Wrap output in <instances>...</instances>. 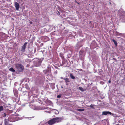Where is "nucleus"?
<instances>
[{
    "label": "nucleus",
    "instance_id": "obj_1",
    "mask_svg": "<svg viewBox=\"0 0 125 125\" xmlns=\"http://www.w3.org/2000/svg\"><path fill=\"white\" fill-rule=\"evenodd\" d=\"M8 120L10 122H13L19 120V118L16 115H11L9 116Z\"/></svg>",
    "mask_w": 125,
    "mask_h": 125
},
{
    "label": "nucleus",
    "instance_id": "obj_17",
    "mask_svg": "<svg viewBox=\"0 0 125 125\" xmlns=\"http://www.w3.org/2000/svg\"><path fill=\"white\" fill-rule=\"evenodd\" d=\"M77 110L79 111H83L84 110V109H77Z\"/></svg>",
    "mask_w": 125,
    "mask_h": 125
},
{
    "label": "nucleus",
    "instance_id": "obj_22",
    "mask_svg": "<svg viewBox=\"0 0 125 125\" xmlns=\"http://www.w3.org/2000/svg\"><path fill=\"white\" fill-rule=\"evenodd\" d=\"M113 59L115 61H116L117 60H116V59L115 58H113Z\"/></svg>",
    "mask_w": 125,
    "mask_h": 125
},
{
    "label": "nucleus",
    "instance_id": "obj_2",
    "mask_svg": "<svg viewBox=\"0 0 125 125\" xmlns=\"http://www.w3.org/2000/svg\"><path fill=\"white\" fill-rule=\"evenodd\" d=\"M15 66L17 71L19 72H21L24 70V66L21 64H15Z\"/></svg>",
    "mask_w": 125,
    "mask_h": 125
},
{
    "label": "nucleus",
    "instance_id": "obj_14",
    "mask_svg": "<svg viewBox=\"0 0 125 125\" xmlns=\"http://www.w3.org/2000/svg\"><path fill=\"white\" fill-rule=\"evenodd\" d=\"M112 41L114 42V43L115 44L116 46L117 44V42L114 39L112 40Z\"/></svg>",
    "mask_w": 125,
    "mask_h": 125
},
{
    "label": "nucleus",
    "instance_id": "obj_20",
    "mask_svg": "<svg viewBox=\"0 0 125 125\" xmlns=\"http://www.w3.org/2000/svg\"><path fill=\"white\" fill-rule=\"evenodd\" d=\"M61 97V95H59L57 96V97L58 98H60Z\"/></svg>",
    "mask_w": 125,
    "mask_h": 125
},
{
    "label": "nucleus",
    "instance_id": "obj_7",
    "mask_svg": "<svg viewBox=\"0 0 125 125\" xmlns=\"http://www.w3.org/2000/svg\"><path fill=\"white\" fill-rule=\"evenodd\" d=\"M36 62L37 63V64H35V66L36 67H38L40 66L42 62L41 61L39 60H37Z\"/></svg>",
    "mask_w": 125,
    "mask_h": 125
},
{
    "label": "nucleus",
    "instance_id": "obj_29",
    "mask_svg": "<svg viewBox=\"0 0 125 125\" xmlns=\"http://www.w3.org/2000/svg\"><path fill=\"white\" fill-rule=\"evenodd\" d=\"M65 78H63V79H63V80H65Z\"/></svg>",
    "mask_w": 125,
    "mask_h": 125
},
{
    "label": "nucleus",
    "instance_id": "obj_10",
    "mask_svg": "<svg viewBox=\"0 0 125 125\" xmlns=\"http://www.w3.org/2000/svg\"><path fill=\"white\" fill-rule=\"evenodd\" d=\"M116 35L117 36H121L122 35V34L121 33H119L116 31L115 32Z\"/></svg>",
    "mask_w": 125,
    "mask_h": 125
},
{
    "label": "nucleus",
    "instance_id": "obj_16",
    "mask_svg": "<svg viewBox=\"0 0 125 125\" xmlns=\"http://www.w3.org/2000/svg\"><path fill=\"white\" fill-rule=\"evenodd\" d=\"M3 106L1 105L0 106V112L3 111Z\"/></svg>",
    "mask_w": 125,
    "mask_h": 125
},
{
    "label": "nucleus",
    "instance_id": "obj_5",
    "mask_svg": "<svg viewBox=\"0 0 125 125\" xmlns=\"http://www.w3.org/2000/svg\"><path fill=\"white\" fill-rule=\"evenodd\" d=\"M27 42H25L24 43V44L23 45L21 50V51L23 52H25V49L26 47Z\"/></svg>",
    "mask_w": 125,
    "mask_h": 125
},
{
    "label": "nucleus",
    "instance_id": "obj_12",
    "mask_svg": "<svg viewBox=\"0 0 125 125\" xmlns=\"http://www.w3.org/2000/svg\"><path fill=\"white\" fill-rule=\"evenodd\" d=\"M65 82L66 83L69 82H70L69 79L67 78H65Z\"/></svg>",
    "mask_w": 125,
    "mask_h": 125
},
{
    "label": "nucleus",
    "instance_id": "obj_24",
    "mask_svg": "<svg viewBox=\"0 0 125 125\" xmlns=\"http://www.w3.org/2000/svg\"><path fill=\"white\" fill-rule=\"evenodd\" d=\"M111 81L110 80H109L108 81V83H111Z\"/></svg>",
    "mask_w": 125,
    "mask_h": 125
},
{
    "label": "nucleus",
    "instance_id": "obj_4",
    "mask_svg": "<svg viewBox=\"0 0 125 125\" xmlns=\"http://www.w3.org/2000/svg\"><path fill=\"white\" fill-rule=\"evenodd\" d=\"M55 123H58L61 121L63 119V118L61 117H56L54 118Z\"/></svg>",
    "mask_w": 125,
    "mask_h": 125
},
{
    "label": "nucleus",
    "instance_id": "obj_23",
    "mask_svg": "<svg viewBox=\"0 0 125 125\" xmlns=\"http://www.w3.org/2000/svg\"><path fill=\"white\" fill-rule=\"evenodd\" d=\"M29 23H30V24H31L32 23V21H31Z\"/></svg>",
    "mask_w": 125,
    "mask_h": 125
},
{
    "label": "nucleus",
    "instance_id": "obj_25",
    "mask_svg": "<svg viewBox=\"0 0 125 125\" xmlns=\"http://www.w3.org/2000/svg\"><path fill=\"white\" fill-rule=\"evenodd\" d=\"M109 1H110V2H109V3H110V4H111V3L110 2V1H111V0H109Z\"/></svg>",
    "mask_w": 125,
    "mask_h": 125
},
{
    "label": "nucleus",
    "instance_id": "obj_21",
    "mask_svg": "<svg viewBox=\"0 0 125 125\" xmlns=\"http://www.w3.org/2000/svg\"><path fill=\"white\" fill-rule=\"evenodd\" d=\"M4 115L5 117H6V114L5 113H4Z\"/></svg>",
    "mask_w": 125,
    "mask_h": 125
},
{
    "label": "nucleus",
    "instance_id": "obj_6",
    "mask_svg": "<svg viewBox=\"0 0 125 125\" xmlns=\"http://www.w3.org/2000/svg\"><path fill=\"white\" fill-rule=\"evenodd\" d=\"M47 123L50 125H51L55 123L54 118L48 121Z\"/></svg>",
    "mask_w": 125,
    "mask_h": 125
},
{
    "label": "nucleus",
    "instance_id": "obj_18",
    "mask_svg": "<svg viewBox=\"0 0 125 125\" xmlns=\"http://www.w3.org/2000/svg\"><path fill=\"white\" fill-rule=\"evenodd\" d=\"M5 125H7V124L8 125H9L10 124H9L8 122L7 121H6L5 122Z\"/></svg>",
    "mask_w": 125,
    "mask_h": 125
},
{
    "label": "nucleus",
    "instance_id": "obj_26",
    "mask_svg": "<svg viewBox=\"0 0 125 125\" xmlns=\"http://www.w3.org/2000/svg\"><path fill=\"white\" fill-rule=\"evenodd\" d=\"M7 125H12V124H10L9 125H8L7 124Z\"/></svg>",
    "mask_w": 125,
    "mask_h": 125
},
{
    "label": "nucleus",
    "instance_id": "obj_11",
    "mask_svg": "<svg viewBox=\"0 0 125 125\" xmlns=\"http://www.w3.org/2000/svg\"><path fill=\"white\" fill-rule=\"evenodd\" d=\"M70 75L71 78L73 79H74L75 78V77L71 73H70Z\"/></svg>",
    "mask_w": 125,
    "mask_h": 125
},
{
    "label": "nucleus",
    "instance_id": "obj_13",
    "mask_svg": "<svg viewBox=\"0 0 125 125\" xmlns=\"http://www.w3.org/2000/svg\"><path fill=\"white\" fill-rule=\"evenodd\" d=\"M9 70L10 71L13 72H15V70H14L12 67H11L9 69Z\"/></svg>",
    "mask_w": 125,
    "mask_h": 125
},
{
    "label": "nucleus",
    "instance_id": "obj_3",
    "mask_svg": "<svg viewBox=\"0 0 125 125\" xmlns=\"http://www.w3.org/2000/svg\"><path fill=\"white\" fill-rule=\"evenodd\" d=\"M51 72V68L50 65H48L47 67L46 70H44L43 72L45 74H46L48 73H50Z\"/></svg>",
    "mask_w": 125,
    "mask_h": 125
},
{
    "label": "nucleus",
    "instance_id": "obj_27",
    "mask_svg": "<svg viewBox=\"0 0 125 125\" xmlns=\"http://www.w3.org/2000/svg\"><path fill=\"white\" fill-rule=\"evenodd\" d=\"M61 79H63V77H61Z\"/></svg>",
    "mask_w": 125,
    "mask_h": 125
},
{
    "label": "nucleus",
    "instance_id": "obj_15",
    "mask_svg": "<svg viewBox=\"0 0 125 125\" xmlns=\"http://www.w3.org/2000/svg\"><path fill=\"white\" fill-rule=\"evenodd\" d=\"M79 89L82 92H83L84 91H85V90H84L83 88L82 87H79Z\"/></svg>",
    "mask_w": 125,
    "mask_h": 125
},
{
    "label": "nucleus",
    "instance_id": "obj_28",
    "mask_svg": "<svg viewBox=\"0 0 125 125\" xmlns=\"http://www.w3.org/2000/svg\"><path fill=\"white\" fill-rule=\"evenodd\" d=\"M116 125H119V124H116Z\"/></svg>",
    "mask_w": 125,
    "mask_h": 125
},
{
    "label": "nucleus",
    "instance_id": "obj_8",
    "mask_svg": "<svg viewBox=\"0 0 125 125\" xmlns=\"http://www.w3.org/2000/svg\"><path fill=\"white\" fill-rule=\"evenodd\" d=\"M108 114H110L112 115V113L109 111H105L103 112L102 113V115H106Z\"/></svg>",
    "mask_w": 125,
    "mask_h": 125
},
{
    "label": "nucleus",
    "instance_id": "obj_9",
    "mask_svg": "<svg viewBox=\"0 0 125 125\" xmlns=\"http://www.w3.org/2000/svg\"><path fill=\"white\" fill-rule=\"evenodd\" d=\"M15 6L16 10H18L20 7L19 4L17 2H15Z\"/></svg>",
    "mask_w": 125,
    "mask_h": 125
},
{
    "label": "nucleus",
    "instance_id": "obj_19",
    "mask_svg": "<svg viewBox=\"0 0 125 125\" xmlns=\"http://www.w3.org/2000/svg\"><path fill=\"white\" fill-rule=\"evenodd\" d=\"M94 105H93L92 104H91V105H90V107H91V108H94Z\"/></svg>",
    "mask_w": 125,
    "mask_h": 125
},
{
    "label": "nucleus",
    "instance_id": "obj_30",
    "mask_svg": "<svg viewBox=\"0 0 125 125\" xmlns=\"http://www.w3.org/2000/svg\"><path fill=\"white\" fill-rule=\"evenodd\" d=\"M47 108V107H46V108H45L44 109H46Z\"/></svg>",
    "mask_w": 125,
    "mask_h": 125
}]
</instances>
